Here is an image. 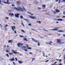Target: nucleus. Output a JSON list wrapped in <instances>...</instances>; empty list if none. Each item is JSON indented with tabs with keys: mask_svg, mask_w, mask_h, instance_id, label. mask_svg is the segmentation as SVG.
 <instances>
[{
	"mask_svg": "<svg viewBox=\"0 0 65 65\" xmlns=\"http://www.w3.org/2000/svg\"><path fill=\"white\" fill-rule=\"evenodd\" d=\"M5 28V30H7V28H6H6Z\"/></svg>",
	"mask_w": 65,
	"mask_h": 65,
	"instance_id": "de8ad7c7",
	"label": "nucleus"
},
{
	"mask_svg": "<svg viewBox=\"0 0 65 65\" xmlns=\"http://www.w3.org/2000/svg\"><path fill=\"white\" fill-rule=\"evenodd\" d=\"M57 63V62H55L54 63V64H56Z\"/></svg>",
	"mask_w": 65,
	"mask_h": 65,
	"instance_id": "052dcab7",
	"label": "nucleus"
},
{
	"mask_svg": "<svg viewBox=\"0 0 65 65\" xmlns=\"http://www.w3.org/2000/svg\"><path fill=\"white\" fill-rule=\"evenodd\" d=\"M31 39H32L33 40H34V38H31Z\"/></svg>",
	"mask_w": 65,
	"mask_h": 65,
	"instance_id": "bf43d9fd",
	"label": "nucleus"
},
{
	"mask_svg": "<svg viewBox=\"0 0 65 65\" xmlns=\"http://www.w3.org/2000/svg\"><path fill=\"white\" fill-rule=\"evenodd\" d=\"M16 14H14L15 17H16V18H19V15H20V14L18 13H17Z\"/></svg>",
	"mask_w": 65,
	"mask_h": 65,
	"instance_id": "423d86ee",
	"label": "nucleus"
},
{
	"mask_svg": "<svg viewBox=\"0 0 65 65\" xmlns=\"http://www.w3.org/2000/svg\"><path fill=\"white\" fill-rule=\"evenodd\" d=\"M18 63L20 64H22L23 63V62L21 61H18Z\"/></svg>",
	"mask_w": 65,
	"mask_h": 65,
	"instance_id": "aec40b11",
	"label": "nucleus"
},
{
	"mask_svg": "<svg viewBox=\"0 0 65 65\" xmlns=\"http://www.w3.org/2000/svg\"><path fill=\"white\" fill-rule=\"evenodd\" d=\"M6 47V44H5L4 45V48H5V47Z\"/></svg>",
	"mask_w": 65,
	"mask_h": 65,
	"instance_id": "2f4dec72",
	"label": "nucleus"
},
{
	"mask_svg": "<svg viewBox=\"0 0 65 65\" xmlns=\"http://www.w3.org/2000/svg\"><path fill=\"white\" fill-rule=\"evenodd\" d=\"M28 26H31V24H28Z\"/></svg>",
	"mask_w": 65,
	"mask_h": 65,
	"instance_id": "a18cd8bd",
	"label": "nucleus"
},
{
	"mask_svg": "<svg viewBox=\"0 0 65 65\" xmlns=\"http://www.w3.org/2000/svg\"><path fill=\"white\" fill-rule=\"evenodd\" d=\"M8 42H9V43H11L12 42V40H10L8 41Z\"/></svg>",
	"mask_w": 65,
	"mask_h": 65,
	"instance_id": "393cba45",
	"label": "nucleus"
},
{
	"mask_svg": "<svg viewBox=\"0 0 65 65\" xmlns=\"http://www.w3.org/2000/svg\"><path fill=\"white\" fill-rule=\"evenodd\" d=\"M8 25H5V28H6V27H7V26H8Z\"/></svg>",
	"mask_w": 65,
	"mask_h": 65,
	"instance_id": "c756f323",
	"label": "nucleus"
},
{
	"mask_svg": "<svg viewBox=\"0 0 65 65\" xmlns=\"http://www.w3.org/2000/svg\"><path fill=\"white\" fill-rule=\"evenodd\" d=\"M57 42L58 43H61V40L60 39H57Z\"/></svg>",
	"mask_w": 65,
	"mask_h": 65,
	"instance_id": "6e6552de",
	"label": "nucleus"
},
{
	"mask_svg": "<svg viewBox=\"0 0 65 65\" xmlns=\"http://www.w3.org/2000/svg\"><path fill=\"white\" fill-rule=\"evenodd\" d=\"M9 54L10 55V56H11V55H13V53H12V52L11 53H10V52H9Z\"/></svg>",
	"mask_w": 65,
	"mask_h": 65,
	"instance_id": "5701e85b",
	"label": "nucleus"
},
{
	"mask_svg": "<svg viewBox=\"0 0 65 65\" xmlns=\"http://www.w3.org/2000/svg\"><path fill=\"white\" fill-rule=\"evenodd\" d=\"M58 65H62V64L61 63H60V64H59Z\"/></svg>",
	"mask_w": 65,
	"mask_h": 65,
	"instance_id": "338daca9",
	"label": "nucleus"
},
{
	"mask_svg": "<svg viewBox=\"0 0 65 65\" xmlns=\"http://www.w3.org/2000/svg\"><path fill=\"white\" fill-rule=\"evenodd\" d=\"M63 21V19H55V21Z\"/></svg>",
	"mask_w": 65,
	"mask_h": 65,
	"instance_id": "f8f14e48",
	"label": "nucleus"
},
{
	"mask_svg": "<svg viewBox=\"0 0 65 65\" xmlns=\"http://www.w3.org/2000/svg\"><path fill=\"white\" fill-rule=\"evenodd\" d=\"M63 13L64 14H65V12H63Z\"/></svg>",
	"mask_w": 65,
	"mask_h": 65,
	"instance_id": "774afa93",
	"label": "nucleus"
},
{
	"mask_svg": "<svg viewBox=\"0 0 65 65\" xmlns=\"http://www.w3.org/2000/svg\"><path fill=\"white\" fill-rule=\"evenodd\" d=\"M52 43H53L52 41H50L49 43H46V44H49V45H52V44H51Z\"/></svg>",
	"mask_w": 65,
	"mask_h": 65,
	"instance_id": "dca6fc26",
	"label": "nucleus"
},
{
	"mask_svg": "<svg viewBox=\"0 0 65 65\" xmlns=\"http://www.w3.org/2000/svg\"><path fill=\"white\" fill-rule=\"evenodd\" d=\"M24 50V51H25V52H27V51H28V50H25H25Z\"/></svg>",
	"mask_w": 65,
	"mask_h": 65,
	"instance_id": "a19ab883",
	"label": "nucleus"
},
{
	"mask_svg": "<svg viewBox=\"0 0 65 65\" xmlns=\"http://www.w3.org/2000/svg\"><path fill=\"white\" fill-rule=\"evenodd\" d=\"M12 52L13 53V54H18V52H16L13 50H12Z\"/></svg>",
	"mask_w": 65,
	"mask_h": 65,
	"instance_id": "9d476101",
	"label": "nucleus"
},
{
	"mask_svg": "<svg viewBox=\"0 0 65 65\" xmlns=\"http://www.w3.org/2000/svg\"><path fill=\"white\" fill-rule=\"evenodd\" d=\"M9 15H11V17H12V15L13 16H14V15L13 14H12V13H10Z\"/></svg>",
	"mask_w": 65,
	"mask_h": 65,
	"instance_id": "f3484780",
	"label": "nucleus"
},
{
	"mask_svg": "<svg viewBox=\"0 0 65 65\" xmlns=\"http://www.w3.org/2000/svg\"><path fill=\"white\" fill-rule=\"evenodd\" d=\"M21 48H23V49H25L27 48V46H22L21 47Z\"/></svg>",
	"mask_w": 65,
	"mask_h": 65,
	"instance_id": "4468645a",
	"label": "nucleus"
},
{
	"mask_svg": "<svg viewBox=\"0 0 65 65\" xmlns=\"http://www.w3.org/2000/svg\"><path fill=\"white\" fill-rule=\"evenodd\" d=\"M6 19H7V20L8 19H9V18H8V17H6Z\"/></svg>",
	"mask_w": 65,
	"mask_h": 65,
	"instance_id": "49530a36",
	"label": "nucleus"
},
{
	"mask_svg": "<svg viewBox=\"0 0 65 65\" xmlns=\"http://www.w3.org/2000/svg\"><path fill=\"white\" fill-rule=\"evenodd\" d=\"M29 18H30L31 19H36V17H32L30 15L29 16Z\"/></svg>",
	"mask_w": 65,
	"mask_h": 65,
	"instance_id": "20e7f679",
	"label": "nucleus"
},
{
	"mask_svg": "<svg viewBox=\"0 0 65 65\" xmlns=\"http://www.w3.org/2000/svg\"><path fill=\"white\" fill-rule=\"evenodd\" d=\"M19 36L20 37H21V38H22V37H24V36L22 35H20Z\"/></svg>",
	"mask_w": 65,
	"mask_h": 65,
	"instance_id": "f704fd0d",
	"label": "nucleus"
},
{
	"mask_svg": "<svg viewBox=\"0 0 65 65\" xmlns=\"http://www.w3.org/2000/svg\"><path fill=\"white\" fill-rule=\"evenodd\" d=\"M29 54H32V53H29Z\"/></svg>",
	"mask_w": 65,
	"mask_h": 65,
	"instance_id": "69168bd1",
	"label": "nucleus"
},
{
	"mask_svg": "<svg viewBox=\"0 0 65 65\" xmlns=\"http://www.w3.org/2000/svg\"><path fill=\"white\" fill-rule=\"evenodd\" d=\"M17 45L19 47H21V46L22 45H24V44H22V43H18L17 44Z\"/></svg>",
	"mask_w": 65,
	"mask_h": 65,
	"instance_id": "7ed1b4c3",
	"label": "nucleus"
},
{
	"mask_svg": "<svg viewBox=\"0 0 65 65\" xmlns=\"http://www.w3.org/2000/svg\"><path fill=\"white\" fill-rule=\"evenodd\" d=\"M21 24L22 25H23V27H25V25H24V24H23V21H22V20H21Z\"/></svg>",
	"mask_w": 65,
	"mask_h": 65,
	"instance_id": "a878e982",
	"label": "nucleus"
},
{
	"mask_svg": "<svg viewBox=\"0 0 65 65\" xmlns=\"http://www.w3.org/2000/svg\"><path fill=\"white\" fill-rule=\"evenodd\" d=\"M6 52H10V50H8V51H6Z\"/></svg>",
	"mask_w": 65,
	"mask_h": 65,
	"instance_id": "ea45409f",
	"label": "nucleus"
},
{
	"mask_svg": "<svg viewBox=\"0 0 65 65\" xmlns=\"http://www.w3.org/2000/svg\"><path fill=\"white\" fill-rule=\"evenodd\" d=\"M57 18H60V16L57 17Z\"/></svg>",
	"mask_w": 65,
	"mask_h": 65,
	"instance_id": "5fc2aeb1",
	"label": "nucleus"
},
{
	"mask_svg": "<svg viewBox=\"0 0 65 65\" xmlns=\"http://www.w3.org/2000/svg\"><path fill=\"white\" fill-rule=\"evenodd\" d=\"M37 23H39V24H40V23H41V22L40 21H39V22H38V21H37Z\"/></svg>",
	"mask_w": 65,
	"mask_h": 65,
	"instance_id": "7c9ffc66",
	"label": "nucleus"
},
{
	"mask_svg": "<svg viewBox=\"0 0 65 65\" xmlns=\"http://www.w3.org/2000/svg\"><path fill=\"white\" fill-rule=\"evenodd\" d=\"M15 60H16V61H18V59H17V58H15Z\"/></svg>",
	"mask_w": 65,
	"mask_h": 65,
	"instance_id": "37998d69",
	"label": "nucleus"
},
{
	"mask_svg": "<svg viewBox=\"0 0 65 65\" xmlns=\"http://www.w3.org/2000/svg\"><path fill=\"white\" fill-rule=\"evenodd\" d=\"M34 42H36V43H38V41L37 40H36L35 39L33 41Z\"/></svg>",
	"mask_w": 65,
	"mask_h": 65,
	"instance_id": "a211bd4d",
	"label": "nucleus"
},
{
	"mask_svg": "<svg viewBox=\"0 0 65 65\" xmlns=\"http://www.w3.org/2000/svg\"><path fill=\"white\" fill-rule=\"evenodd\" d=\"M63 36H64V37H65V35H63Z\"/></svg>",
	"mask_w": 65,
	"mask_h": 65,
	"instance_id": "0e129e2a",
	"label": "nucleus"
},
{
	"mask_svg": "<svg viewBox=\"0 0 65 65\" xmlns=\"http://www.w3.org/2000/svg\"><path fill=\"white\" fill-rule=\"evenodd\" d=\"M21 31H22V32H23V33H25V31H24V30H21Z\"/></svg>",
	"mask_w": 65,
	"mask_h": 65,
	"instance_id": "cd10ccee",
	"label": "nucleus"
},
{
	"mask_svg": "<svg viewBox=\"0 0 65 65\" xmlns=\"http://www.w3.org/2000/svg\"><path fill=\"white\" fill-rule=\"evenodd\" d=\"M63 2H65V0H63Z\"/></svg>",
	"mask_w": 65,
	"mask_h": 65,
	"instance_id": "4d7b16f0",
	"label": "nucleus"
},
{
	"mask_svg": "<svg viewBox=\"0 0 65 65\" xmlns=\"http://www.w3.org/2000/svg\"><path fill=\"white\" fill-rule=\"evenodd\" d=\"M26 46L27 47V48L28 50H31L32 49L31 47H28V45H27Z\"/></svg>",
	"mask_w": 65,
	"mask_h": 65,
	"instance_id": "6ab92c4d",
	"label": "nucleus"
},
{
	"mask_svg": "<svg viewBox=\"0 0 65 65\" xmlns=\"http://www.w3.org/2000/svg\"><path fill=\"white\" fill-rule=\"evenodd\" d=\"M12 6H14V5L13 4H12Z\"/></svg>",
	"mask_w": 65,
	"mask_h": 65,
	"instance_id": "6e6d98bb",
	"label": "nucleus"
},
{
	"mask_svg": "<svg viewBox=\"0 0 65 65\" xmlns=\"http://www.w3.org/2000/svg\"><path fill=\"white\" fill-rule=\"evenodd\" d=\"M24 40H25V41H27V40L26 38H24Z\"/></svg>",
	"mask_w": 65,
	"mask_h": 65,
	"instance_id": "72a5a7b5",
	"label": "nucleus"
},
{
	"mask_svg": "<svg viewBox=\"0 0 65 65\" xmlns=\"http://www.w3.org/2000/svg\"><path fill=\"white\" fill-rule=\"evenodd\" d=\"M31 59H32V60L31 61H32V62H33V61H34V60L35 59V58H31Z\"/></svg>",
	"mask_w": 65,
	"mask_h": 65,
	"instance_id": "bb28decb",
	"label": "nucleus"
},
{
	"mask_svg": "<svg viewBox=\"0 0 65 65\" xmlns=\"http://www.w3.org/2000/svg\"><path fill=\"white\" fill-rule=\"evenodd\" d=\"M24 20H25V21H28V20L26 19H24Z\"/></svg>",
	"mask_w": 65,
	"mask_h": 65,
	"instance_id": "4c0bfd02",
	"label": "nucleus"
},
{
	"mask_svg": "<svg viewBox=\"0 0 65 65\" xmlns=\"http://www.w3.org/2000/svg\"><path fill=\"white\" fill-rule=\"evenodd\" d=\"M65 18V16H64L62 17V18Z\"/></svg>",
	"mask_w": 65,
	"mask_h": 65,
	"instance_id": "09e8293b",
	"label": "nucleus"
},
{
	"mask_svg": "<svg viewBox=\"0 0 65 65\" xmlns=\"http://www.w3.org/2000/svg\"><path fill=\"white\" fill-rule=\"evenodd\" d=\"M40 44L39 43L38 44V46H40Z\"/></svg>",
	"mask_w": 65,
	"mask_h": 65,
	"instance_id": "8fccbe9b",
	"label": "nucleus"
},
{
	"mask_svg": "<svg viewBox=\"0 0 65 65\" xmlns=\"http://www.w3.org/2000/svg\"><path fill=\"white\" fill-rule=\"evenodd\" d=\"M48 60H47L46 61V62H48Z\"/></svg>",
	"mask_w": 65,
	"mask_h": 65,
	"instance_id": "864d4df0",
	"label": "nucleus"
},
{
	"mask_svg": "<svg viewBox=\"0 0 65 65\" xmlns=\"http://www.w3.org/2000/svg\"><path fill=\"white\" fill-rule=\"evenodd\" d=\"M20 19H24V17H23V16L21 15L20 16Z\"/></svg>",
	"mask_w": 65,
	"mask_h": 65,
	"instance_id": "4be33fe9",
	"label": "nucleus"
},
{
	"mask_svg": "<svg viewBox=\"0 0 65 65\" xmlns=\"http://www.w3.org/2000/svg\"><path fill=\"white\" fill-rule=\"evenodd\" d=\"M16 3L17 5H18V6H19V5H21V2H20L19 1H18Z\"/></svg>",
	"mask_w": 65,
	"mask_h": 65,
	"instance_id": "1a4fd4ad",
	"label": "nucleus"
},
{
	"mask_svg": "<svg viewBox=\"0 0 65 65\" xmlns=\"http://www.w3.org/2000/svg\"><path fill=\"white\" fill-rule=\"evenodd\" d=\"M54 13V14H56V12L55 11H54L53 12Z\"/></svg>",
	"mask_w": 65,
	"mask_h": 65,
	"instance_id": "c03bdc74",
	"label": "nucleus"
},
{
	"mask_svg": "<svg viewBox=\"0 0 65 65\" xmlns=\"http://www.w3.org/2000/svg\"><path fill=\"white\" fill-rule=\"evenodd\" d=\"M11 29L12 30V31H14V29H15V26H11Z\"/></svg>",
	"mask_w": 65,
	"mask_h": 65,
	"instance_id": "39448f33",
	"label": "nucleus"
},
{
	"mask_svg": "<svg viewBox=\"0 0 65 65\" xmlns=\"http://www.w3.org/2000/svg\"><path fill=\"white\" fill-rule=\"evenodd\" d=\"M55 28H54L53 29H51L50 30H48L51 31H57V30H59V29H60V27H55Z\"/></svg>",
	"mask_w": 65,
	"mask_h": 65,
	"instance_id": "f03ea898",
	"label": "nucleus"
},
{
	"mask_svg": "<svg viewBox=\"0 0 65 65\" xmlns=\"http://www.w3.org/2000/svg\"><path fill=\"white\" fill-rule=\"evenodd\" d=\"M55 11L56 12H60V11L59 10H58V9H56V10H55Z\"/></svg>",
	"mask_w": 65,
	"mask_h": 65,
	"instance_id": "ddd939ff",
	"label": "nucleus"
},
{
	"mask_svg": "<svg viewBox=\"0 0 65 65\" xmlns=\"http://www.w3.org/2000/svg\"><path fill=\"white\" fill-rule=\"evenodd\" d=\"M64 42H61V43H60L59 44H64Z\"/></svg>",
	"mask_w": 65,
	"mask_h": 65,
	"instance_id": "c9c22d12",
	"label": "nucleus"
},
{
	"mask_svg": "<svg viewBox=\"0 0 65 65\" xmlns=\"http://www.w3.org/2000/svg\"><path fill=\"white\" fill-rule=\"evenodd\" d=\"M14 33H15V34H17V32H16V31H14Z\"/></svg>",
	"mask_w": 65,
	"mask_h": 65,
	"instance_id": "603ef678",
	"label": "nucleus"
},
{
	"mask_svg": "<svg viewBox=\"0 0 65 65\" xmlns=\"http://www.w3.org/2000/svg\"><path fill=\"white\" fill-rule=\"evenodd\" d=\"M42 7H44V8H46V6H45V5H42Z\"/></svg>",
	"mask_w": 65,
	"mask_h": 65,
	"instance_id": "412c9836",
	"label": "nucleus"
},
{
	"mask_svg": "<svg viewBox=\"0 0 65 65\" xmlns=\"http://www.w3.org/2000/svg\"><path fill=\"white\" fill-rule=\"evenodd\" d=\"M58 32H64V31H62V30H59L58 31Z\"/></svg>",
	"mask_w": 65,
	"mask_h": 65,
	"instance_id": "b1692460",
	"label": "nucleus"
},
{
	"mask_svg": "<svg viewBox=\"0 0 65 65\" xmlns=\"http://www.w3.org/2000/svg\"><path fill=\"white\" fill-rule=\"evenodd\" d=\"M61 0H59V2H58V3H60L61 2Z\"/></svg>",
	"mask_w": 65,
	"mask_h": 65,
	"instance_id": "e433bc0d",
	"label": "nucleus"
},
{
	"mask_svg": "<svg viewBox=\"0 0 65 65\" xmlns=\"http://www.w3.org/2000/svg\"><path fill=\"white\" fill-rule=\"evenodd\" d=\"M23 8L21 7L20 6H18L17 8L16 7H14V9H16L17 11H20V12H23V11L25 10V11H26V10L25 8L24 7H23Z\"/></svg>",
	"mask_w": 65,
	"mask_h": 65,
	"instance_id": "f257e3e1",
	"label": "nucleus"
},
{
	"mask_svg": "<svg viewBox=\"0 0 65 65\" xmlns=\"http://www.w3.org/2000/svg\"><path fill=\"white\" fill-rule=\"evenodd\" d=\"M61 59H60L59 60V62H61Z\"/></svg>",
	"mask_w": 65,
	"mask_h": 65,
	"instance_id": "680f3d73",
	"label": "nucleus"
},
{
	"mask_svg": "<svg viewBox=\"0 0 65 65\" xmlns=\"http://www.w3.org/2000/svg\"><path fill=\"white\" fill-rule=\"evenodd\" d=\"M55 1L56 2H58V1H59V0H55Z\"/></svg>",
	"mask_w": 65,
	"mask_h": 65,
	"instance_id": "58836bf2",
	"label": "nucleus"
},
{
	"mask_svg": "<svg viewBox=\"0 0 65 65\" xmlns=\"http://www.w3.org/2000/svg\"><path fill=\"white\" fill-rule=\"evenodd\" d=\"M9 61L11 62V61H14L15 60H14V57H12V58L11 59H9Z\"/></svg>",
	"mask_w": 65,
	"mask_h": 65,
	"instance_id": "9b49d317",
	"label": "nucleus"
},
{
	"mask_svg": "<svg viewBox=\"0 0 65 65\" xmlns=\"http://www.w3.org/2000/svg\"><path fill=\"white\" fill-rule=\"evenodd\" d=\"M7 2H5H5H4V3L5 4H7L8 5L10 4V3L9 2V1L8 0H7Z\"/></svg>",
	"mask_w": 65,
	"mask_h": 65,
	"instance_id": "0eeeda50",
	"label": "nucleus"
},
{
	"mask_svg": "<svg viewBox=\"0 0 65 65\" xmlns=\"http://www.w3.org/2000/svg\"><path fill=\"white\" fill-rule=\"evenodd\" d=\"M56 23L57 24H58V23H59V22L58 21H57Z\"/></svg>",
	"mask_w": 65,
	"mask_h": 65,
	"instance_id": "13d9d810",
	"label": "nucleus"
},
{
	"mask_svg": "<svg viewBox=\"0 0 65 65\" xmlns=\"http://www.w3.org/2000/svg\"><path fill=\"white\" fill-rule=\"evenodd\" d=\"M6 56H7V57H9V55H8V54H7L6 55Z\"/></svg>",
	"mask_w": 65,
	"mask_h": 65,
	"instance_id": "473e14b6",
	"label": "nucleus"
},
{
	"mask_svg": "<svg viewBox=\"0 0 65 65\" xmlns=\"http://www.w3.org/2000/svg\"><path fill=\"white\" fill-rule=\"evenodd\" d=\"M13 65H15V63H14V62H13Z\"/></svg>",
	"mask_w": 65,
	"mask_h": 65,
	"instance_id": "3c124183",
	"label": "nucleus"
},
{
	"mask_svg": "<svg viewBox=\"0 0 65 65\" xmlns=\"http://www.w3.org/2000/svg\"><path fill=\"white\" fill-rule=\"evenodd\" d=\"M38 9H39V10H40V9H41V8H38Z\"/></svg>",
	"mask_w": 65,
	"mask_h": 65,
	"instance_id": "79ce46f5",
	"label": "nucleus"
},
{
	"mask_svg": "<svg viewBox=\"0 0 65 65\" xmlns=\"http://www.w3.org/2000/svg\"><path fill=\"white\" fill-rule=\"evenodd\" d=\"M43 30L44 31H45L46 32H48V30H47L46 29H43Z\"/></svg>",
	"mask_w": 65,
	"mask_h": 65,
	"instance_id": "c85d7f7f",
	"label": "nucleus"
},
{
	"mask_svg": "<svg viewBox=\"0 0 65 65\" xmlns=\"http://www.w3.org/2000/svg\"><path fill=\"white\" fill-rule=\"evenodd\" d=\"M38 2L36 1H35L34 2H33V3L34 4H37Z\"/></svg>",
	"mask_w": 65,
	"mask_h": 65,
	"instance_id": "2eb2a0df",
	"label": "nucleus"
},
{
	"mask_svg": "<svg viewBox=\"0 0 65 65\" xmlns=\"http://www.w3.org/2000/svg\"><path fill=\"white\" fill-rule=\"evenodd\" d=\"M43 56L44 57H45V55H44V54H43Z\"/></svg>",
	"mask_w": 65,
	"mask_h": 65,
	"instance_id": "e2e57ef3",
	"label": "nucleus"
}]
</instances>
